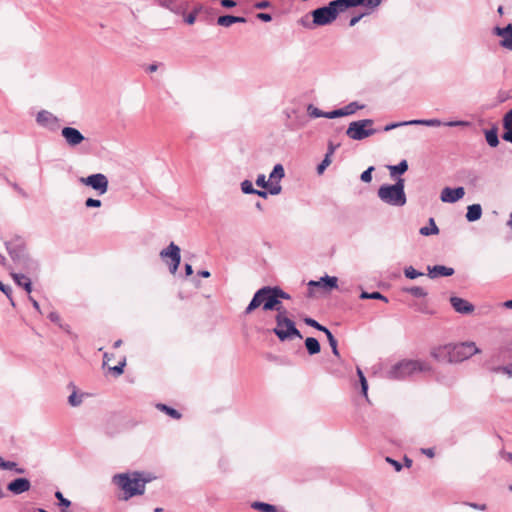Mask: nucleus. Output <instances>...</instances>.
I'll return each instance as SVG.
<instances>
[{"mask_svg": "<svg viewBox=\"0 0 512 512\" xmlns=\"http://www.w3.org/2000/svg\"><path fill=\"white\" fill-rule=\"evenodd\" d=\"M480 350L474 342H462L458 344H446L432 349L431 356L438 362H462Z\"/></svg>", "mask_w": 512, "mask_h": 512, "instance_id": "1", "label": "nucleus"}, {"mask_svg": "<svg viewBox=\"0 0 512 512\" xmlns=\"http://www.w3.org/2000/svg\"><path fill=\"white\" fill-rule=\"evenodd\" d=\"M112 481L124 492V499L128 500L134 496L143 495L146 484L151 481V478L144 477L143 473L135 471L116 474Z\"/></svg>", "mask_w": 512, "mask_h": 512, "instance_id": "2", "label": "nucleus"}, {"mask_svg": "<svg viewBox=\"0 0 512 512\" xmlns=\"http://www.w3.org/2000/svg\"><path fill=\"white\" fill-rule=\"evenodd\" d=\"M431 371V366L421 360L403 359L392 364L385 372V377L391 380H404L419 373Z\"/></svg>", "mask_w": 512, "mask_h": 512, "instance_id": "3", "label": "nucleus"}, {"mask_svg": "<svg viewBox=\"0 0 512 512\" xmlns=\"http://www.w3.org/2000/svg\"><path fill=\"white\" fill-rule=\"evenodd\" d=\"M262 307L264 311L275 310L279 313L285 307L278 301L271 286H264L256 291L252 300L245 309V314H251L255 309Z\"/></svg>", "mask_w": 512, "mask_h": 512, "instance_id": "4", "label": "nucleus"}, {"mask_svg": "<svg viewBox=\"0 0 512 512\" xmlns=\"http://www.w3.org/2000/svg\"><path fill=\"white\" fill-rule=\"evenodd\" d=\"M378 198L391 207H403L407 203L405 180L398 178L394 184H383L377 190Z\"/></svg>", "mask_w": 512, "mask_h": 512, "instance_id": "5", "label": "nucleus"}, {"mask_svg": "<svg viewBox=\"0 0 512 512\" xmlns=\"http://www.w3.org/2000/svg\"><path fill=\"white\" fill-rule=\"evenodd\" d=\"M347 0L331 1L327 6L318 8L312 12L313 22L316 25H326L336 19L339 12L348 8Z\"/></svg>", "mask_w": 512, "mask_h": 512, "instance_id": "6", "label": "nucleus"}, {"mask_svg": "<svg viewBox=\"0 0 512 512\" xmlns=\"http://www.w3.org/2000/svg\"><path fill=\"white\" fill-rule=\"evenodd\" d=\"M275 321L276 327L273 332L281 341L290 340L294 337L302 338L294 321L288 317V311L285 308L276 314Z\"/></svg>", "mask_w": 512, "mask_h": 512, "instance_id": "7", "label": "nucleus"}, {"mask_svg": "<svg viewBox=\"0 0 512 512\" xmlns=\"http://www.w3.org/2000/svg\"><path fill=\"white\" fill-rule=\"evenodd\" d=\"M372 119L353 121L348 125L346 135L352 140H363L377 133Z\"/></svg>", "mask_w": 512, "mask_h": 512, "instance_id": "8", "label": "nucleus"}, {"mask_svg": "<svg viewBox=\"0 0 512 512\" xmlns=\"http://www.w3.org/2000/svg\"><path fill=\"white\" fill-rule=\"evenodd\" d=\"M79 182L92 188L98 195H104L108 192L109 181L105 174L95 173L87 177H80Z\"/></svg>", "mask_w": 512, "mask_h": 512, "instance_id": "9", "label": "nucleus"}, {"mask_svg": "<svg viewBox=\"0 0 512 512\" xmlns=\"http://www.w3.org/2000/svg\"><path fill=\"white\" fill-rule=\"evenodd\" d=\"M160 257L162 259L169 258L171 260L169 269L172 274H175L181 261L180 248L175 243L171 242L167 248L160 252Z\"/></svg>", "mask_w": 512, "mask_h": 512, "instance_id": "10", "label": "nucleus"}, {"mask_svg": "<svg viewBox=\"0 0 512 512\" xmlns=\"http://www.w3.org/2000/svg\"><path fill=\"white\" fill-rule=\"evenodd\" d=\"M36 122L39 126L51 131H55L59 128L58 117L47 110H41L37 113Z\"/></svg>", "mask_w": 512, "mask_h": 512, "instance_id": "11", "label": "nucleus"}, {"mask_svg": "<svg viewBox=\"0 0 512 512\" xmlns=\"http://www.w3.org/2000/svg\"><path fill=\"white\" fill-rule=\"evenodd\" d=\"M285 176L284 168L281 164H276L269 175L270 186L269 194L278 195L282 191L280 180Z\"/></svg>", "mask_w": 512, "mask_h": 512, "instance_id": "12", "label": "nucleus"}, {"mask_svg": "<svg viewBox=\"0 0 512 512\" xmlns=\"http://www.w3.org/2000/svg\"><path fill=\"white\" fill-rule=\"evenodd\" d=\"M61 135L70 147H76L85 140L83 134L73 127H64L61 131Z\"/></svg>", "mask_w": 512, "mask_h": 512, "instance_id": "13", "label": "nucleus"}, {"mask_svg": "<svg viewBox=\"0 0 512 512\" xmlns=\"http://www.w3.org/2000/svg\"><path fill=\"white\" fill-rule=\"evenodd\" d=\"M465 195V190L463 187L450 188L445 187L442 189L440 194V199L444 203H455L462 199Z\"/></svg>", "mask_w": 512, "mask_h": 512, "instance_id": "14", "label": "nucleus"}, {"mask_svg": "<svg viewBox=\"0 0 512 512\" xmlns=\"http://www.w3.org/2000/svg\"><path fill=\"white\" fill-rule=\"evenodd\" d=\"M494 34L500 36V46L508 50H512V24H508L506 27H495L493 30Z\"/></svg>", "mask_w": 512, "mask_h": 512, "instance_id": "15", "label": "nucleus"}, {"mask_svg": "<svg viewBox=\"0 0 512 512\" xmlns=\"http://www.w3.org/2000/svg\"><path fill=\"white\" fill-rule=\"evenodd\" d=\"M450 303L454 310L461 314H469L474 310V306L470 302L460 297H451Z\"/></svg>", "mask_w": 512, "mask_h": 512, "instance_id": "16", "label": "nucleus"}, {"mask_svg": "<svg viewBox=\"0 0 512 512\" xmlns=\"http://www.w3.org/2000/svg\"><path fill=\"white\" fill-rule=\"evenodd\" d=\"M30 487H31V484L28 479L17 478L8 484L7 489L10 492L18 495V494L28 491L30 489Z\"/></svg>", "mask_w": 512, "mask_h": 512, "instance_id": "17", "label": "nucleus"}, {"mask_svg": "<svg viewBox=\"0 0 512 512\" xmlns=\"http://www.w3.org/2000/svg\"><path fill=\"white\" fill-rule=\"evenodd\" d=\"M454 274V269L451 267H446L443 265H436L433 267H428V276L430 278H437L440 276H451Z\"/></svg>", "mask_w": 512, "mask_h": 512, "instance_id": "18", "label": "nucleus"}, {"mask_svg": "<svg viewBox=\"0 0 512 512\" xmlns=\"http://www.w3.org/2000/svg\"><path fill=\"white\" fill-rule=\"evenodd\" d=\"M504 133L502 134L503 140L512 143V109L509 110L503 117Z\"/></svg>", "mask_w": 512, "mask_h": 512, "instance_id": "19", "label": "nucleus"}, {"mask_svg": "<svg viewBox=\"0 0 512 512\" xmlns=\"http://www.w3.org/2000/svg\"><path fill=\"white\" fill-rule=\"evenodd\" d=\"M309 286H321L328 289H335L338 286V279L334 276H324L321 277L318 281H310Z\"/></svg>", "mask_w": 512, "mask_h": 512, "instance_id": "20", "label": "nucleus"}, {"mask_svg": "<svg viewBox=\"0 0 512 512\" xmlns=\"http://www.w3.org/2000/svg\"><path fill=\"white\" fill-rule=\"evenodd\" d=\"M246 19L244 17L232 16V15H223L217 18V24L222 27H230L235 23H245Z\"/></svg>", "mask_w": 512, "mask_h": 512, "instance_id": "21", "label": "nucleus"}, {"mask_svg": "<svg viewBox=\"0 0 512 512\" xmlns=\"http://www.w3.org/2000/svg\"><path fill=\"white\" fill-rule=\"evenodd\" d=\"M482 216V207L480 204H472L467 207L466 219L469 222H475Z\"/></svg>", "mask_w": 512, "mask_h": 512, "instance_id": "22", "label": "nucleus"}, {"mask_svg": "<svg viewBox=\"0 0 512 512\" xmlns=\"http://www.w3.org/2000/svg\"><path fill=\"white\" fill-rule=\"evenodd\" d=\"M348 8L364 5L368 9L374 10L377 8L383 0H347Z\"/></svg>", "mask_w": 512, "mask_h": 512, "instance_id": "23", "label": "nucleus"}, {"mask_svg": "<svg viewBox=\"0 0 512 512\" xmlns=\"http://www.w3.org/2000/svg\"><path fill=\"white\" fill-rule=\"evenodd\" d=\"M11 275L17 285L22 286L28 294L31 293L32 284L28 277L19 273H12Z\"/></svg>", "mask_w": 512, "mask_h": 512, "instance_id": "24", "label": "nucleus"}, {"mask_svg": "<svg viewBox=\"0 0 512 512\" xmlns=\"http://www.w3.org/2000/svg\"><path fill=\"white\" fill-rule=\"evenodd\" d=\"M9 254L12 259L23 268L28 267L30 260L20 251L11 250L8 248Z\"/></svg>", "mask_w": 512, "mask_h": 512, "instance_id": "25", "label": "nucleus"}, {"mask_svg": "<svg viewBox=\"0 0 512 512\" xmlns=\"http://www.w3.org/2000/svg\"><path fill=\"white\" fill-rule=\"evenodd\" d=\"M305 346L310 355H314L320 352V344L316 338L308 337L305 340Z\"/></svg>", "mask_w": 512, "mask_h": 512, "instance_id": "26", "label": "nucleus"}, {"mask_svg": "<svg viewBox=\"0 0 512 512\" xmlns=\"http://www.w3.org/2000/svg\"><path fill=\"white\" fill-rule=\"evenodd\" d=\"M409 124L423 125V126H428V127H439L443 123L439 119H415V120H410Z\"/></svg>", "mask_w": 512, "mask_h": 512, "instance_id": "27", "label": "nucleus"}, {"mask_svg": "<svg viewBox=\"0 0 512 512\" xmlns=\"http://www.w3.org/2000/svg\"><path fill=\"white\" fill-rule=\"evenodd\" d=\"M390 171V175L392 177L396 176L397 174L401 175L405 173L408 170V163L406 160H402L397 165H391L388 167Z\"/></svg>", "mask_w": 512, "mask_h": 512, "instance_id": "28", "label": "nucleus"}, {"mask_svg": "<svg viewBox=\"0 0 512 512\" xmlns=\"http://www.w3.org/2000/svg\"><path fill=\"white\" fill-rule=\"evenodd\" d=\"M419 232L423 236L437 235L439 233V229L435 224L434 219L430 218L429 226L422 227Z\"/></svg>", "mask_w": 512, "mask_h": 512, "instance_id": "29", "label": "nucleus"}, {"mask_svg": "<svg viewBox=\"0 0 512 512\" xmlns=\"http://www.w3.org/2000/svg\"><path fill=\"white\" fill-rule=\"evenodd\" d=\"M365 106L358 102H350L346 106L342 107L343 115L349 116L354 114L356 111L363 109Z\"/></svg>", "mask_w": 512, "mask_h": 512, "instance_id": "30", "label": "nucleus"}, {"mask_svg": "<svg viewBox=\"0 0 512 512\" xmlns=\"http://www.w3.org/2000/svg\"><path fill=\"white\" fill-rule=\"evenodd\" d=\"M251 507L255 510L261 511V512H277V509L274 505L264 503V502H253L251 504Z\"/></svg>", "mask_w": 512, "mask_h": 512, "instance_id": "31", "label": "nucleus"}, {"mask_svg": "<svg viewBox=\"0 0 512 512\" xmlns=\"http://www.w3.org/2000/svg\"><path fill=\"white\" fill-rule=\"evenodd\" d=\"M487 143L491 147H496L499 144L498 134L496 129H490L485 132Z\"/></svg>", "mask_w": 512, "mask_h": 512, "instance_id": "32", "label": "nucleus"}, {"mask_svg": "<svg viewBox=\"0 0 512 512\" xmlns=\"http://www.w3.org/2000/svg\"><path fill=\"white\" fill-rule=\"evenodd\" d=\"M404 291L413 295L414 297H417V298L426 297L428 294L427 291L423 287H419V286L405 288Z\"/></svg>", "mask_w": 512, "mask_h": 512, "instance_id": "33", "label": "nucleus"}, {"mask_svg": "<svg viewBox=\"0 0 512 512\" xmlns=\"http://www.w3.org/2000/svg\"><path fill=\"white\" fill-rule=\"evenodd\" d=\"M83 396L84 394H78L76 392V390H74L71 395L68 397V403L72 406V407H77L79 406L82 401H83Z\"/></svg>", "mask_w": 512, "mask_h": 512, "instance_id": "34", "label": "nucleus"}, {"mask_svg": "<svg viewBox=\"0 0 512 512\" xmlns=\"http://www.w3.org/2000/svg\"><path fill=\"white\" fill-rule=\"evenodd\" d=\"M360 298L361 299H377V300H382L384 302H388V299L384 295H382L380 292L369 293V292L363 291L360 294Z\"/></svg>", "mask_w": 512, "mask_h": 512, "instance_id": "35", "label": "nucleus"}, {"mask_svg": "<svg viewBox=\"0 0 512 512\" xmlns=\"http://www.w3.org/2000/svg\"><path fill=\"white\" fill-rule=\"evenodd\" d=\"M17 464L12 461H6L2 457H0V468L3 470H16L18 473H23V469H17Z\"/></svg>", "mask_w": 512, "mask_h": 512, "instance_id": "36", "label": "nucleus"}, {"mask_svg": "<svg viewBox=\"0 0 512 512\" xmlns=\"http://www.w3.org/2000/svg\"><path fill=\"white\" fill-rule=\"evenodd\" d=\"M157 408L167 413L169 416H171L174 419H179L181 417V414L175 410L174 408L168 407L164 404H158Z\"/></svg>", "mask_w": 512, "mask_h": 512, "instance_id": "37", "label": "nucleus"}, {"mask_svg": "<svg viewBox=\"0 0 512 512\" xmlns=\"http://www.w3.org/2000/svg\"><path fill=\"white\" fill-rule=\"evenodd\" d=\"M327 339L329 341V345L331 346L332 352L335 356L339 357V351L337 348V340L334 338L330 330H328L326 333Z\"/></svg>", "mask_w": 512, "mask_h": 512, "instance_id": "38", "label": "nucleus"}, {"mask_svg": "<svg viewBox=\"0 0 512 512\" xmlns=\"http://www.w3.org/2000/svg\"><path fill=\"white\" fill-rule=\"evenodd\" d=\"M307 111H308L309 116L312 118H319V117L325 118L326 112L321 111L320 109H318L317 107H315L312 104L308 105Z\"/></svg>", "mask_w": 512, "mask_h": 512, "instance_id": "39", "label": "nucleus"}, {"mask_svg": "<svg viewBox=\"0 0 512 512\" xmlns=\"http://www.w3.org/2000/svg\"><path fill=\"white\" fill-rule=\"evenodd\" d=\"M240 186H241V191L244 194H254V192H256V189L253 188L252 182L249 180L242 181Z\"/></svg>", "mask_w": 512, "mask_h": 512, "instance_id": "40", "label": "nucleus"}, {"mask_svg": "<svg viewBox=\"0 0 512 512\" xmlns=\"http://www.w3.org/2000/svg\"><path fill=\"white\" fill-rule=\"evenodd\" d=\"M404 275L409 279H416L417 277L423 276V273L418 272L412 266H408L404 269Z\"/></svg>", "mask_w": 512, "mask_h": 512, "instance_id": "41", "label": "nucleus"}, {"mask_svg": "<svg viewBox=\"0 0 512 512\" xmlns=\"http://www.w3.org/2000/svg\"><path fill=\"white\" fill-rule=\"evenodd\" d=\"M256 185L269 190L270 180H267L264 174H259L256 179Z\"/></svg>", "mask_w": 512, "mask_h": 512, "instance_id": "42", "label": "nucleus"}, {"mask_svg": "<svg viewBox=\"0 0 512 512\" xmlns=\"http://www.w3.org/2000/svg\"><path fill=\"white\" fill-rule=\"evenodd\" d=\"M304 321L307 325L314 327L317 330L322 331L324 333H326L329 330L325 326H322L321 324H319L316 320H314L312 318H306Z\"/></svg>", "mask_w": 512, "mask_h": 512, "instance_id": "43", "label": "nucleus"}, {"mask_svg": "<svg viewBox=\"0 0 512 512\" xmlns=\"http://www.w3.org/2000/svg\"><path fill=\"white\" fill-rule=\"evenodd\" d=\"M331 164V158H329V155H325L322 162L317 167V172L319 174H322L324 170Z\"/></svg>", "mask_w": 512, "mask_h": 512, "instance_id": "44", "label": "nucleus"}, {"mask_svg": "<svg viewBox=\"0 0 512 512\" xmlns=\"http://www.w3.org/2000/svg\"><path fill=\"white\" fill-rule=\"evenodd\" d=\"M55 497L59 500V506L68 508L71 505V502L64 498L63 494L60 491L55 493Z\"/></svg>", "mask_w": 512, "mask_h": 512, "instance_id": "45", "label": "nucleus"}, {"mask_svg": "<svg viewBox=\"0 0 512 512\" xmlns=\"http://www.w3.org/2000/svg\"><path fill=\"white\" fill-rule=\"evenodd\" d=\"M273 289L275 297L278 301H281V299H290V295L284 292L281 288L275 286Z\"/></svg>", "mask_w": 512, "mask_h": 512, "instance_id": "46", "label": "nucleus"}, {"mask_svg": "<svg viewBox=\"0 0 512 512\" xmlns=\"http://www.w3.org/2000/svg\"><path fill=\"white\" fill-rule=\"evenodd\" d=\"M374 170V167H369L366 169L360 176L361 180L365 183H369L372 180V171Z\"/></svg>", "mask_w": 512, "mask_h": 512, "instance_id": "47", "label": "nucleus"}, {"mask_svg": "<svg viewBox=\"0 0 512 512\" xmlns=\"http://www.w3.org/2000/svg\"><path fill=\"white\" fill-rule=\"evenodd\" d=\"M102 205L99 199L88 198L85 200V206L87 208H98Z\"/></svg>", "mask_w": 512, "mask_h": 512, "instance_id": "48", "label": "nucleus"}, {"mask_svg": "<svg viewBox=\"0 0 512 512\" xmlns=\"http://www.w3.org/2000/svg\"><path fill=\"white\" fill-rule=\"evenodd\" d=\"M339 117H344L342 108L325 113V118L328 119H334Z\"/></svg>", "mask_w": 512, "mask_h": 512, "instance_id": "49", "label": "nucleus"}, {"mask_svg": "<svg viewBox=\"0 0 512 512\" xmlns=\"http://www.w3.org/2000/svg\"><path fill=\"white\" fill-rule=\"evenodd\" d=\"M126 364L125 359L121 361L118 365L111 367L110 370L116 375L119 376L123 373V368Z\"/></svg>", "mask_w": 512, "mask_h": 512, "instance_id": "50", "label": "nucleus"}, {"mask_svg": "<svg viewBox=\"0 0 512 512\" xmlns=\"http://www.w3.org/2000/svg\"><path fill=\"white\" fill-rule=\"evenodd\" d=\"M0 290L10 299L11 301V304L14 305V301L11 297V293H12V289L7 286V285H4L1 281H0Z\"/></svg>", "mask_w": 512, "mask_h": 512, "instance_id": "51", "label": "nucleus"}, {"mask_svg": "<svg viewBox=\"0 0 512 512\" xmlns=\"http://www.w3.org/2000/svg\"><path fill=\"white\" fill-rule=\"evenodd\" d=\"M361 385V392L365 398H368V383L366 377L359 378Z\"/></svg>", "mask_w": 512, "mask_h": 512, "instance_id": "52", "label": "nucleus"}, {"mask_svg": "<svg viewBox=\"0 0 512 512\" xmlns=\"http://www.w3.org/2000/svg\"><path fill=\"white\" fill-rule=\"evenodd\" d=\"M407 125H410L409 121L391 123V124H388V125H386L384 127V131H390V130H393V129L397 128V127L407 126Z\"/></svg>", "mask_w": 512, "mask_h": 512, "instance_id": "53", "label": "nucleus"}, {"mask_svg": "<svg viewBox=\"0 0 512 512\" xmlns=\"http://www.w3.org/2000/svg\"><path fill=\"white\" fill-rule=\"evenodd\" d=\"M48 318H49L52 322H54V323L58 324L59 326H62V325H61V321H60V316H59V314H58L57 312H55V311L50 312V313L48 314Z\"/></svg>", "mask_w": 512, "mask_h": 512, "instance_id": "54", "label": "nucleus"}, {"mask_svg": "<svg viewBox=\"0 0 512 512\" xmlns=\"http://www.w3.org/2000/svg\"><path fill=\"white\" fill-rule=\"evenodd\" d=\"M444 125L448 126V127H457V126H468L469 125V122L467 121H450V122H447L445 123Z\"/></svg>", "mask_w": 512, "mask_h": 512, "instance_id": "55", "label": "nucleus"}, {"mask_svg": "<svg viewBox=\"0 0 512 512\" xmlns=\"http://www.w3.org/2000/svg\"><path fill=\"white\" fill-rule=\"evenodd\" d=\"M386 461L394 467L395 471H397V472L401 471L402 465L400 462H398L390 457H387Z\"/></svg>", "mask_w": 512, "mask_h": 512, "instance_id": "56", "label": "nucleus"}, {"mask_svg": "<svg viewBox=\"0 0 512 512\" xmlns=\"http://www.w3.org/2000/svg\"><path fill=\"white\" fill-rule=\"evenodd\" d=\"M497 372H502L507 374L509 377H512V364L504 367H499L496 369Z\"/></svg>", "mask_w": 512, "mask_h": 512, "instance_id": "57", "label": "nucleus"}, {"mask_svg": "<svg viewBox=\"0 0 512 512\" xmlns=\"http://www.w3.org/2000/svg\"><path fill=\"white\" fill-rule=\"evenodd\" d=\"M500 456L504 461L512 463V453L511 452L501 451Z\"/></svg>", "mask_w": 512, "mask_h": 512, "instance_id": "58", "label": "nucleus"}, {"mask_svg": "<svg viewBox=\"0 0 512 512\" xmlns=\"http://www.w3.org/2000/svg\"><path fill=\"white\" fill-rule=\"evenodd\" d=\"M306 125V120L304 117H299L297 122L294 124L293 129H300Z\"/></svg>", "mask_w": 512, "mask_h": 512, "instance_id": "59", "label": "nucleus"}, {"mask_svg": "<svg viewBox=\"0 0 512 512\" xmlns=\"http://www.w3.org/2000/svg\"><path fill=\"white\" fill-rule=\"evenodd\" d=\"M421 453L426 455L429 458H433L435 456V452L433 448H422Z\"/></svg>", "mask_w": 512, "mask_h": 512, "instance_id": "60", "label": "nucleus"}, {"mask_svg": "<svg viewBox=\"0 0 512 512\" xmlns=\"http://www.w3.org/2000/svg\"><path fill=\"white\" fill-rule=\"evenodd\" d=\"M196 21V14L195 13H190L188 14L186 17H185V22L189 25H192L194 24V22Z\"/></svg>", "mask_w": 512, "mask_h": 512, "instance_id": "61", "label": "nucleus"}, {"mask_svg": "<svg viewBox=\"0 0 512 512\" xmlns=\"http://www.w3.org/2000/svg\"><path fill=\"white\" fill-rule=\"evenodd\" d=\"M257 18L264 21V22H269L271 21L272 17L270 14H267V13H259L257 15Z\"/></svg>", "mask_w": 512, "mask_h": 512, "instance_id": "62", "label": "nucleus"}, {"mask_svg": "<svg viewBox=\"0 0 512 512\" xmlns=\"http://www.w3.org/2000/svg\"><path fill=\"white\" fill-rule=\"evenodd\" d=\"M221 5L225 8H232L236 6V2L233 0H222Z\"/></svg>", "mask_w": 512, "mask_h": 512, "instance_id": "63", "label": "nucleus"}, {"mask_svg": "<svg viewBox=\"0 0 512 512\" xmlns=\"http://www.w3.org/2000/svg\"><path fill=\"white\" fill-rule=\"evenodd\" d=\"M468 505L480 511H485L487 509L486 504L469 503Z\"/></svg>", "mask_w": 512, "mask_h": 512, "instance_id": "64", "label": "nucleus"}]
</instances>
